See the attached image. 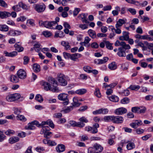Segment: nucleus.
<instances>
[{"mask_svg": "<svg viewBox=\"0 0 153 153\" xmlns=\"http://www.w3.org/2000/svg\"><path fill=\"white\" fill-rule=\"evenodd\" d=\"M21 97L20 94L19 93H14L7 95L6 99L9 102H12L19 99Z\"/></svg>", "mask_w": 153, "mask_h": 153, "instance_id": "f257e3e1", "label": "nucleus"}, {"mask_svg": "<svg viewBox=\"0 0 153 153\" xmlns=\"http://www.w3.org/2000/svg\"><path fill=\"white\" fill-rule=\"evenodd\" d=\"M48 82L52 87V91L53 92H58L59 90L57 87L58 85L57 81L53 78H50L48 79Z\"/></svg>", "mask_w": 153, "mask_h": 153, "instance_id": "f03ea898", "label": "nucleus"}, {"mask_svg": "<svg viewBox=\"0 0 153 153\" xmlns=\"http://www.w3.org/2000/svg\"><path fill=\"white\" fill-rule=\"evenodd\" d=\"M57 78L58 81L61 85L64 86L67 85V82L65 79V75L63 74L58 73Z\"/></svg>", "mask_w": 153, "mask_h": 153, "instance_id": "7ed1b4c3", "label": "nucleus"}, {"mask_svg": "<svg viewBox=\"0 0 153 153\" xmlns=\"http://www.w3.org/2000/svg\"><path fill=\"white\" fill-rule=\"evenodd\" d=\"M58 99L61 101H64L63 104L64 105H67L69 103V100L68 98V95L65 93H62L58 96Z\"/></svg>", "mask_w": 153, "mask_h": 153, "instance_id": "20e7f679", "label": "nucleus"}, {"mask_svg": "<svg viewBox=\"0 0 153 153\" xmlns=\"http://www.w3.org/2000/svg\"><path fill=\"white\" fill-rule=\"evenodd\" d=\"M41 124H39L38 122L37 121L34 120L29 123L27 126L25 127L28 130H33L35 129L36 127L35 125L36 126L38 127L40 126Z\"/></svg>", "mask_w": 153, "mask_h": 153, "instance_id": "39448f33", "label": "nucleus"}, {"mask_svg": "<svg viewBox=\"0 0 153 153\" xmlns=\"http://www.w3.org/2000/svg\"><path fill=\"white\" fill-rule=\"evenodd\" d=\"M46 8V6L44 4H36L35 7V10L38 13H41L43 12Z\"/></svg>", "mask_w": 153, "mask_h": 153, "instance_id": "423d86ee", "label": "nucleus"}, {"mask_svg": "<svg viewBox=\"0 0 153 153\" xmlns=\"http://www.w3.org/2000/svg\"><path fill=\"white\" fill-rule=\"evenodd\" d=\"M17 75L19 78L21 79H25L27 76L25 71L23 69H20L17 72Z\"/></svg>", "mask_w": 153, "mask_h": 153, "instance_id": "0eeeda50", "label": "nucleus"}, {"mask_svg": "<svg viewBox=\"0 0 153 153\" xmlns=\"http://www.w3.org/2000/svg\"><path fill=\"white\" fill-rule=\"evenodd\" d=\"M108 60L107 57H104L103 59H95L94 60V63L97 65H99L105 63Z\"/></svg>", "mask_w": 153, "mask_h": 153, "instance_id": "6e6552de", "label": "nucleus"}, {"mask_svg": "<svg viewBox=\"0 0 153 153\" xmlns=\"http://www.w3.org/2000/svg\"><path fill=\"white\" fill-rule=\"evenodd\" d=\"M56 24V21H45L44 27L46 28L52 29H53V26Z\"/></svg>", "mask_w": 153, "mask_h": 153, "instance_id": "1a4fd4ad", "label": "nucleus"}, {"mask_svg": "<svg viewBox=\"0 0 153 153\" xmlns=\"http://www.w3.org/2000/svg\"><path fill=\"white\" fill-rule=\"evenodd\" d=\"M127 111L126 108L124 107H120L116 109L114 113L117 115H122L126 113Z\"/></svg>", "mask_w": 153, "mask_h": 153, "instance_id": "9d476101", "label": "nucleus"}, {"mask_svg": "<svg viewBox=\"0 0 153 153\" xmlns=\"http://www.w3.org/2000/svg\"><path fill=\"white\" fill-rule=\"evenodd\" d=\"M123 36L119 37V39L121 41L125 40L127 41L129 38V33L124 31L123 32Z\"/></svg>", "mask_w": 153, "mask_h": 153, "instance_id": "9b49d317", "label": "nucleus"}, {"mask_svg": "<svg viewBox=\"0 0 153 153\" xmlns=\"http://www.w3.org/2000/svg\"><path fill=\"white\" fill-rule=\"evenodd\" d=\"M143 124L142 121L140 120H136L134 122L130 124L132 128H136L138 127V126L141 125Z\"/></svg>", "mask_w": 153, "mask_h": 153, "instance_id": "f8f14e48", "label": "nucleus"}, {"mask_svg": "<svg viewBox=\"0 0 153 153\" xmlns=\"http://www.w3.org/2000/svg\"><path fill=\"white\" fill-rule=\"evenodd\" d=\"M41 84L44 86L45 90L46 91L49 90L52 91V87L49 82L42 81L41 82Z\"/></svg>", "mask_w": 153, "mask_h": 153, "instance_id": "ddd939ff", "label": "nucleus"}, {"mask_svg": "<svg viewBox=\"0 0 153 153\" xmlns=\"http://www.w3.org/2000/svg\"><path fill=\"white\" fill-rule=\"evenodd\" d=\"M123 119L121 116H114L113 123H122L123 122Z\"/></svg>", "mask_w": 153, "mask_h": 153, "instance_id": "4468645a", "label": "nucleus"}, {"mask_svg": "<svg viewBox=\"0 0 153 153\" xmlns=\"http://www.w3.org/2000/svg\"><path fill=\"white\" fill-rule=\"evenodd\" d=\"M4 53L5 54V56L11 57H13L16 56L18 54L17 52L16 51H13L9 53L5 51H4Z\"/></svg>", "mask_w": 153, "mask_h": 153, "instance_id": "2eb2a0df", "label": "nucleus"}, {"mask_svg": "<svg viewBox=\"0 0 153 153\" xmlns=\"http://www.w3.org/2000/svg\"><path fill=\"white\" fill-rule=\"evenodd\" d=\"M93 148L95 149L96 153H97L101 152L103 149V147L97 143L94 144Z\"/></svg>", "mask_w": 153, "mask_h": 153, "instance_id": "dca6fc26", "label": "nucleus"}, {"mask_svg": "<svg viewBox=\"0 0 153 153\" xmlns=\"http://www.w3.org/2000/svg\"><path fill=\"white\" fill-rule=\"evenodd\" d=\"M118 51L117 54L120 57H125L126 53L124 50L122 48L120 47L118 48Z\"/></svg>", "mask_w": 153, "mask_h": 153, "instance_id": "f3484780", "label": "nucleus"}, {"mask_svg": "<svg viewBox=\"0 0 153 153\" xmlns=\"http://www.w3.org/2000/svg\"><path fill=\"white\" fill-rule=\"evenodd\" d=\"M41 125L43 126L45 125H48L50 127L52 128H53L54 127V124H53V122L50 120H48L46 121L42 122Z\"/></svg>", "mask_w": 153, "mask_h": 153, "instance_id": "a211bd4d", "label": "nucleus"}, {"mask_svg": "<svg viewBox=\"0 0 153 153\" xmlns=\"http://www.w3.org/2000/svg\"><path fill=\"white\" fill-rule=\"evenodd\" d=\"M65 146L63 144L58 145L56 147V151L58 152H63L65 150Z\"/></svg>", "mask_w": 153, "mask_h": 153, "instance_id": "6ab92c4d", "label": "nucleus"}, {"mask_svg": "<svg viewBox=\"0 0 153 153\" xmlns=\"http://www.w3.org/2000/svg\"><path fill=\"white\" fill-rule=\"evenodd\" d=\"M119 27L116 28V29L113 26H109V30H111L112 32H114L115 31L116 33L120 34L121 33V31L120 29L119 28Z\"/></svg>", "mask_w": 153, "mask_h": 153, "instance_id": "aec40b11", "label": "nucleus"}, {"mask_svg": "<svg viewBox=\"0 0 153 153\" xmlns=\"http://www.w3.org/2000/svg\"><path fill=\"white\" fill-rule=\"evenodd\" d=\"M19 138L16 137H10L9 140V143L10 144L15 143L19 140Z\"/></svg>", "mask_w": 153, "mask_h": 153, "instance_id": "412c9836", "label": "nucleus"}, {"mask_svg": "<svg viewBox=\"0 0 153 153\" xmlns=\"http://www.w3.org/2000/svg\"><path fill=\"white\" fill-rule=\"evenodd\" d=\"M10 13L6 11L0 12V17L1 19L6 18L9 17Z\"/></svg>", "mask_w": 153, "mask_h": 153, "instance_id": "4be33fe9", "label": "nucleus"}, {"mask_svg": "<svg viewBox=\"0 0 153 153\" xmlns=\"http://www.w3.org/2000/svg\"><path fill=\"white\" fill-rule=\"evenodd\" d=\"M108 98L110 100L114 102H117L119 100L117 96L114 95L109 97H108Z\"/></svg>", "mask_w": 153, "mask_h": 153, "instance_id": "5701e85b", "label": "nucleus"}, {"mask_svg": "<svg viewBox=\"0 0 153 153\" xmlns=\"http://www.w3.org/2000/svg\"><path fill=\"white\" fill-rule=\"evenodd\" d=\"M125 23L126 21L124 19H120L117 22V23L115 25V27L116 28L122 26L123 24H125Z\"/></svg>", "mask_w": 153, "mask_h": 153, "instance_id": "b1692460", "label": "nucleus"}, {"mask_svg": "<svg viewBox=\"0 0 153 153\" xmlns=\"http://www.w3.org/2000/svg\"><path fill=\"white\" fill-rule=\"evenodd\" d=\"M33 70L36 73H37L41 71L40 66L37 63H34L33 64Z\"/></svg>", "mask_w": 153, "mask_h": 153, "instance_id": "393cba45", "label": "nucleus"}, {"mask_svg": "<svg viewBox=\"0 0 153 153\" xmlns=\"http://www.w3.org/2000/svg\"><path fill=\"white\" fill-rule=\"evenodd\" d=\"M87 92V90L85 88H82L76 90L74 93L80 95L83 94Z\"/></svg>", "mask_w": 153, "mask_h": 153, "instance_id": "a878e982", "label": "nucleus"}, {"mask_svg": "<svg viewBox=\"0 0 153 153\" xmlns=\"http://www.w3.org/2000/svg\"><path fill=\"white\" fill-rule=\"evenodd\" d=\"M14 47L15 48V50L19 52L22 51L24 50V48L20 45H18L17 43L14 45Z\"/></svg>", "mask_w": 153, "mask_h": 153, "instance_id": "bb28decb", "label": "nucleus"}, {"mask_svg": "<svg viewBox=\"0 0 153 153\" xmlns=\"http://www.w3.org/2000/svg\"><path fill=\"white\" fill-rule=\"evenodd\" d=\"M9 28L7 25H0V30L2 31L7 32L9 30Z\"/></svg>", "mask_w": 153, "mask_h": 153, "instance_id": "cd10ccee", "label": "nucleus"}, {"mask_svg": "<svg viewBox=\"0 0 153 153\" xmlns=\"http://www.w3.org/2000/svg\"><path fill=\"white\" fill-rule=\"evenodd\" d=\"M10 80L13 83H17L19 82V78L15 75H11L10 77Z\"/></svg>", "mask_w": 153, "mask_h": 153, "instance_id": "c85d7f7f", "label": "nucleus"}, {"mask_svg": "<svg viewBox=\"0 0 153 153\" xmlns=\"http://www.w3.org/2000/svg\"><path fill=\"white\" fill-rule=\"evenodd\" d=\"M115 10L112 12V13L114 16H117L119 14V11H120V8L118 6L115 7Z\"/></svg>", "mask_w": 153, "mask_h": 153, "instance_id": "c756f323", "label": "nucleus"}, {"mask_svg": "<svg viewBox=\"0 0 153 153\" xmlns=\"http://www.w3.org/2000/svg\"><path fill=\"white\" fill-rule=\"evenodd\" d=\"M73 107L74 106L78 107L81 104V103L78 102L79 100L77 97H74L73 99Z\"/></svg>", "mask_w": 153, "mask_h": 153, "instance_id": "7c9ffc66", "label": "nucleus"}, {"mask_svg": "<svg viewBox=\"0 0 153 153\" xmlns=\"http://www.w3.org/2000/svg\"><path fill=\"white\" fill-rule=\"evenodd\" d=\"M117 65L114 62H112L109 64L108 66V68L111 70H113L117 69Z\"/></svg>", "mask_w": 153, "mask_h": 153, "instance_id": "2f4dec72", "label": "nucleus"}, {"mask_svg": "<svg viewBox=\"0 0 153 153\" xmlns=\"http://www.w3.org/2000/svg\"><path fill=\"white\" fill-rule=\"evenodd\" d=\"M88 32L89 36L92 39H94L96 37V33L94 30L89 29L88 30Z\"/></svg>", "mask_w": 153, "mask_h": 153, "instance_id": "473e14b6", "label": "nucleus"}, {"mask_svg": "<svg viewBox=\"0 0 153 153\" xmlns=\"http://www.w3.org/2000/svg\"><path fill=\"white\" fill-rule=\"evenodd\" d=\"M6 135L3 133V131L0 130V142L3 141L6 139Z\"/></svg>", "mask_w": 153, "mask_h": 153, "instance_id": "72a5a7b5", "label": "nucleus"}, {"mask_svg": "<svg viewBox=\"0 0 153 153\" xmlns=\"http://www.w3.org/2000/svg\"><path fill=\"white\" fill-rule=\"evenodd\" d=\"M35 100L39 102H42L43 100L42 96L39 94H37L35 97Z\"/></svg>", "mask_w": 153, "mask_h": 153, "instance_id": "f704fd0d", "label": "nucleus"}, {"mask_svg": "<svg viewBox=\"0 0 153 153\" xmlns=\"http://www.w3.org/2000/svg\"><path fill=\"white\" fill-rule=\"evenodd\" d=\"M135 147L134 143H130L126 146V148L128 150H131Z\"/></svg>", "mask_w": 153, "mask_h": 153, "instance_id": "c9c22d12", "label": "nucleus"}, {"mask_svg": "<svg viewBox=\"0 0 153 153\" xmlns=\"http://www.w3.org/2000/svg\"><path fill=\"white\" fill-rule=\"evenodd\" d=\"M114 116H105L104 118V120L105 121H112L113 123Z\"/></svg>", "mask_w": 153, "mask_h": 153, "instance_id": "e433bc0d", "label": "nucleus"}, {"mask_svg": "<svg viewBox=\"0 0 153 153\" xmlns=\"http://www.w3.org/2000/svg\"><path fill=\"white\" fill-rule=\"evenodd\" d=\"M112 44L110 43L109 41H105V45L106 48L109 50H111L113 49V47L112 45Z\"/></svg>", "mask_w": 153, "mask_h": 153, "instance_id": "4c0bfd02", "label": "nucleus"}, {"mask_svg": "<svg viewBox=\"0 0 153 153\" xmlns=\"http://www.w3.org/2000/svg\"><path fill=\"white\" fill-rule=\"evenodd\" d=\"M130 102V100L128 98L125 97L122 99L120 101V102L123 104H126Z\"/></svg>", "mask_w": 153, "mask_h": 153, "instance_id": "58836bf2", "label": "nucleus"}, {"mask_svg": "<svg viewBox=\"0 0 153 153\" xmlns=\"http://www.w3.org/2000/svg\"><path fill=\"white\" fill-rule=\"evenodd\" d=\"M16 118L17 119L22 121H25L26 120V119L23 115H19L17 116Z\"/></svg>", "mask_w": 153, "mask_h": 153, "instance_id": "ea45409f", "label": "nucleus"}, {"mask_svg": "<svg viewBox=\"0 0 153 153\" xmlns=\"http://www.w3.org/2000/svg\"><path fill=\"white\" fill-rule=\"evenodd\" d=\"M140 109L139 107H133L131 108V111L133 112L140 114Z\"/></svg>", "mask_w": 153, "mask_h": 153, "instance_id": "a19ab883", "label": "nucleus"}, {"mask_svg": "<svg viewBox=\"0 0 153 153\" xmlns=\"http://www.w3.org/2000/svg\"><path fill=\"white\" fill-rule=\"evenodd\" d=\"M129 88L132 90H137L140 88V86L138 85H131Z\"/></svg>", "mask_w": 153, "mask_h": 153, "instance_id": "79ce46f5", "label": "nucleus"}, {"mask_svg": "<svg viewBox=\"0 0 153 153\" xmlns=\"http://www.w3.org/2000/svg\"><path fill=\"white\" fill-rule=\"evenodd\" d=\"M94 94L95 95L98 97L100 98L101 96L99 89L98 88L95 89Z\"/></svg>", "mask_w": 153, "mask_h": 153, "instance_id": "37998d69", "label": "nucleus"}, {"mask_svg": "<svg viewBox=\"0 0 153 153\" xmlns=\"http://www.w3.org/2000/svg\"><path fill=\"white\" fill-rule=\"evenodd\" d=\"M19 7L22 8L23 9L27 10L28 8V7L24 4L22 2H20L19 3Z\"/></svg>", "mask_w": 153, "mask_h": 153, "instance_id": "c03bdc74", "label": "nucleus"}, {"mask_svg": "<svg viewBox=\"0 0 153 153\" xmlns=\"http://www.w3.org/2000/svg\"><path fill=\"white\" fill-rule=\"evenodd\" d=\"M127 10L130 12L132 15H135L136 13V11L135 9L129 8H128Z\"/></svg>", "mask_w": 153, "mask_h": 153, "instance_id": "a18cd8bd", "label": "nucleus"}, {"mask_svg": "<svg viewBox=\"0 0 153 153\" xmlns=\"http://www.w3.org/2000/svg\"><path fill=\"white\" fill-rule=\"evenodd\" d=\"M73 109V106H70L68 107L67 108L65 109L62 111L64 113H66L69 112Z\"/></svg>", "mask_w": 153, "mask_h": 153, "instance_id": "49530a36", "label": "nucleus"}, {"mask_svg": "<svg viewBox=\"0 0 153 153\" xmlns=\"http://www.w3.org/2000/svg\"><path fill=\"white\" fill-rule=\"evenodd\" d=\"M83 70L85 72L88 73H91V68L88 66H85L83 67Z\"/></svg>", "mask_w": 153, "mask_h": 153, "instance_id": "de8ad7c7", "label": "nucleus"}, {"mask_svg": "<svg viewBox=\"0 0 153 153\" xmlns=\"http://www.w3.org/2000/svg\"><path fill=\"white\" fill-rule=\"evenodd\" d=\"M42 34L46 37H49L51 35V33L48 31H44Z\"/></svg>", "mask_w": 153, "mask_h": 153, "instance_id": "09e8293b", "label": "nucleus"}, {"mask_svg": "<svg viewBox=\"0 0 153 153\" xmlns=\"http://www.w3.org/2000/svg\"><path fill=\"white\" fill-rule=\"evenodd\" d=\"M80 11V9L79 8H75L73 11V15L75 16H76Z\"/></svg>", "mask_w": 153, "mask_h": 153, "instance_id": "8fccbe9b", "label": "nucleus"}, {"mask_svg": "<svg viewBox=\"0 0 153 153\" xmlns=\"http://www.w3.org/2000/svg\"><path fill=\"white\" fill-rule=\"evenodd\" d=\"M124 43H123V45L122 46L121 48H122L124 50V49L125 50L129 49L131 47L129 45L126 44L125 42H124Z\"/></svg>", "mask_w": 153, "mask_h": 153, "instance_id": "3c124183", "label": "nucleus"}, {"mask_svg": "<svg viewBox=\"0 0 153 153\" xmlns=\"http://www.w3.org/2000/svg\"><path fill=\"white\" fill-rule=\"evenodd\" d=\"M91 46L92 48L94 49L97 48L99 47V45L96 42H94L91 43Z\"/></svg>", "mask_w": 153, "mask_h": 153, "instance_id": "603ef678", "label": "nucleus"}, {"mask_svg": "<svg viewBox=\"0 0 153 153\" xmlns=\"http://www.w3.org/2000/svg\"><path fill=\"white\" fill-rule=\"evenodd\" d=\"M79 27L84 30L88 28V25L86 24H80L79 25Z\"/></svg>", "mask_w": 153, "mask_h": 153, "instance_id": "864d4df0", "label": "nucleus"}, {"mask_svg": "<svg viewBox=\"0 0 153 153\" xmlns=\"http://www.w3.org/2000/svg\"><path fill=\"white\" fill-rule=\"evenodd\" d=\"M137 45L142 48V50L143 51H145L146 49V47L144 45V44L141 42H139Z\"/></svg>", "mask_w": 153, "mask_h": 153, "instance_id": "5fc2aeb1", "label": "nucleus"}, {"mask_svg": "<svg viewBox=\"0 0 153 153\" xmlns=\"http://www.w3.org/2000/svg\"><path fill=\"white\" fill-rule=\"evenodd\" d=\"M139 63L140 66L143 68H146L147 67L148 65V64L144 62H142L141 61L139 62Z\"/></svg>", "mask_w": 153, "mask_h": 153, "instance_id": "6e6d98bb", "label": "nucleus"}, {"mask_svg": "<svg viewBox=\"0 0 153 153\" xmlns=\"http://www.w3.org/2000/svg\"><path fill=\"white\" fill-rule=\"evenodd\" d=\"M64 57L66 59H69L70 58L71 54L69 53L64 52L63 53Z\"/></svg>", "mask_w": 153, "mask_h": 153, "instance_id": "4d7b16f0", "label": "nucleus"}, {"mask_svg": "<svg viewBox=\"0 0 153 153\" xmlns=\"http://www.w3.org/2000/svg\"><path fill=\"white\" fill-rule=\"evenodd\" d=\"M23 64L24 65H26L28 63L29 61V59L28 56H25L23 58Z\"/></svg>", "mask_w": 153, "mask_h": 153, "instance_id": "13d9d810", "label": "nucleus"}, {"mask_svg": "<svg viewBox=\"0 0 153 153\" xmlns=\"http://www.w3.org/2000/svg\"><path fill=\"white\" fill-rule=\"evenodd\" d=\"M123 43H124V42H120L119 40H117L115 43L114 45L116 46H120L122 47L123 45Z\"/></svg>", "mask_w": 153, "mask_h": 153, "instance_id": "bf43d9fd", "label": "nucleus"}, {"mask_svg": "<svg viewBox=\"0 0 153 153\" xmlns=\"http://www.w3.org/2000/svg\"><path fill=\"white\" fill-rule=\"evenodd\" d=\"M57 144L54 141L49 140L48 141V145L51 146H56Z\"/></svg>", "mask_w": 153, "mask_h": 153, "instance_id": "052dcab7", "label": "nucleus"}, {"mask_svg": "<svg viewBox=\"0 0 153 153\" xmlns=\"http://www.w3.org/2000/svg\"><path fill=\"white\" fill-rule=\"evenodd\" d=\"M13 110L14 111V113L17 115H19L21 112L20 110H19L17 108H13Z\"/></svg>", "mask_w": 153, "mask_h": 153, "instance_id": "680f3d73", "label": "nucleus"}, {"mask_svg": "<svg viewBox=\"0 0 153 153\" xmlns=\"http://www.w3.org/2000/svg\"><path fill=\"white\" fill-rule=\"evenodd\" d=\"M20 7H19V4L13 6L12 8L15 11H19L20 10Z\"/></svg>", "mask_w": 153, "mask_h": 153, "instance_id": "e2e57ef3", "label": "nucleus"}, {"mask_svg": "<svg viewBox=\"0 0 153 153\" xmlns=\"http://www.w3.org/2000/svg\"><path fill=\"white\" fill-rule=\"evenodd\" d=\"M0 6L4 7H7V4L3 0H0Z\"/></svg>", "mask_w": 153, "mask_h": 153, "instance_id": "0e129e2a", "label": "nucleus"}, {"mask_svg": "<svg viewBox=\"0 0 153 153\" xmlns=\"http://www.w3.org/2000/svg\"><path fill=\"white\" fill-rule=\"evenodd\" d=\"M122 94L125 96H127L130 94V92L128 90H124L122 92Z\"/></svg>", "mask_w": 153, "mask_h": 153, "instance_id": "69168bd1", "label": "nucleus"}, {"mask_svg": "<svg viewBox=\"0 0 153 153\" xmlns=\"http://www.w3.org/2000/svg\"><path fill=\"white\" fill-rule=\"evenodd\" d=\"M139 108H140V113H145L146 110V108L145 106H140L139 107Z\"/></svg>", "mask_w": 153, "mask_h": 153, "instance_id": "338daca9", "label": "nucleus"}, {"mask_svg": "<svg viewBox=\"0 0 153 153\" xmlns=\"http://www.w3.org/2000/svg\"><path fill=\"white\" fill-rule=\"evenodd\" d=\"M96 152L95 149L93 147H89L88 149V153H95Z\"/></svg>", "mask_w": 153, "mask_h": 153, "instance_id": "774afa93", "label": "nucleus"}]
</instances>
